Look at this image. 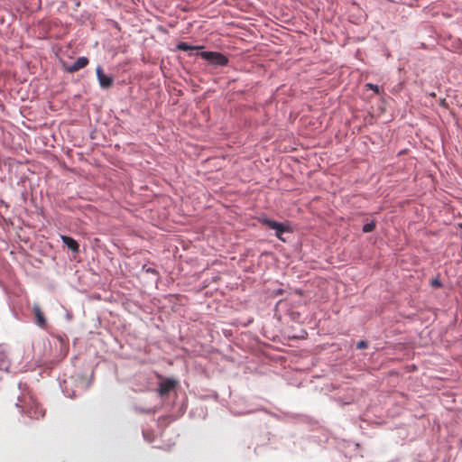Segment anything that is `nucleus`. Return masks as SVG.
I'll return each instance as SVG.
<instances>
[{"instance_id":"obj_2","label":"nucleus","mask_w":462,"mask_h":462,"mask_svg":"<svg viewBox=\"0 0 462 462\" xmlns=\"http://www.w3.org/2000/svg\"><path fill=\"white\" fill-rule=\"evenodd\" d=\"M23 411L32 419H40L42 418L45 414V411L42 407L40 403H38L32 397L29 398V402L26 403V407Z\"/></svg>"},{"instance_id":"obj_4","label":"nucleus","mask_w":462,"mask_h":462,"mask_svg":"<svg viewBox=\"0 0 462 462\" xmlns=\"http://www.w3.org/2000/svg\"><path fill=\"white\" fill-rule=\"evenodd\" d=\"M177 383L175 380L166 378L163 379L158 388V393L160 396H166L171 390H173L176 386Z\"/></svg>"},{"instance_id":"obj_9","label":"nucleus","mask_w":462,"mask_h":462,"mask_svg":"<svg viewBox=\"0 0 462 462\" xmlns=\"http://www.w3.org/2000/svg\"><path fill=\"white\" fill-rule=\"evenodd\" d=\"M33 313H34V316H35L36 323L41 328H45V326H46V319H45L44 314L42 311L40 306H38V305H34L33 306Z\"/></svg>"},{"instance_id":"obj_3","label":"nucleus","mask_w":462,"mask_h":462,"mask_svg":"<svg viewBox=\"0 0 462 462\" xmlns=\"http://www.w3.org/2000/svg\"><path fill=\"white\" fill-rule=\"evenodd\" d=\"M262 223L263 225H265L266 226H268L269 228L275 230L276 231L275 235H276L277 238H279L280 240L284 241V239L282 238V234L285 231H288V228L285 227L283 226V224L276 222V221L269 219V218L262 219Z\"/></svg>"},{"instance_id":"obj_5","label":"nucleus","mask_w":462,"mask_h":462,"mask_svg":"<svg viewBox=\"0 0 462 462\" xmlns=\"http://www.w3.org/2000/svg\"><path fill=\"white\" fill-rule=\"evenodd\" d=\"M97 77L99 82V85L102 88H109L112 87L114 79L112 77L106 76L102 68L98 66L96 69Z\"/></svg>"},{"instance_id":"obj_8","label":"nucleus","mask_w":462,"mask_h":462,"mask_svg":"<svg viewBox=\"0 0 462 462\" xmlns=\"http://www.w3.org/2000/svg\"><path fill=\"white\" fill-rule=\"evenodd\" d=\"M61 240L73 253H78L79 251V245L74 238L68 236H61Z\"/></svg>"},{"instance_id":"obj_13","label":"nucleus","mask_w":462,"mask_h":462,"mask_svg":"<svg viewBox=\"0 0 462 462\" xmlns=\"http://www.w3.org/2000/svg\"><path fill=\"white\" fill-rule=\"evenodd\" d=\"M356 347L359 349H364L367 347V343L364 340H361L357 343Z\"/></svg>"},{"instance_id":"obj_7","label":"nucleus","mask_w":462,"mask_h":462,"mask_svg":"<svg viewBox=\"0 0 462 462\" xmlns=\"http://www.w3.org/2000/svg\"><path fill=\"white\" fill-rule=\"evenodd\" d=\"M10 359L4 346H0V370L8 371Z\"/></svg>"},{"instance_id":"obj_15","label":"nucleus","mask_w":462,"mask_h":462,"mask_svg":"<svg viewBox=\"0 0 462 462\" xmlns=\"http://www.w3.org/2000/svg\"><path fill=\"white\" fill-rule=\"evenodd\" d=\"M461 226H462V224H461Z\"/></svg>"},{"instance_id":"obj_14","label":"nucleus","mask_w":462,"mask_h":462,"mask_svg":"<svg viewBox=\"0 0 462 462\" xmlns=\"http://www.w3.org/2000/svg\"><path fill=\"white\" fill-rule=\"evenodd\" d=\"M431 285L434 286V287H440L441 283H440V282L438 279H434L431 282Z\"/></svg>"},{"instance_id":"obj_6","label":"nucleus","mask_w":462,"mask_h":462,"mask_svg":"<svg viewBox=\"0 0 462 462\" xmlns=\"http://www.w3.org/2000/svg\"><path fill=\"white\" fill-rule=\"evenodd\" d=\"M88 64V59L87 57H79L77 60L70 66L66 68V71L69 73L76 72L83 68H85Z\"/></svg>"},{"instance_id":"obj_11","label":"nucleus","mask_w":462,"mask_h":462,"mask_svg":"<svg viewBox=\"0 0 462 462\" xmlns=\"http://www.w3.org/2000/svg\"><path fill=\"white\" fill-rule=\"evenodd\" d=\"M375 228V224L374 222L366 223L363 226V232L364 233H370Z\"/></svg>"},{"instance_id":"obj_10","label":"nucleus","mask_w":462,"mask_h":462,"mask_svg":"<svg viewBox=\"0 0 462 462\" xmlns=\"http://www.w3.org/2000/svg\"><path fill=\"white\" fill-rule=\"evenodd\" d=\"M201 48L202 47H200V46L189 45V43L184 42H181L177 44V49L180 50V51H192V50H199V49H201Z\"/></svg>"},{"instance_id":"obj_1","label":"nucleus","mask_w":462,"mask_h":462,"mask_svg":"<svg viewBox=\"0 0 462 462\" xmlns=\"http://www.w3.org/2000/svg\"><path fill=\"white\" fill-rule=\"evenodd\" d=\"M202 59L216 66H226L228 63L226 56L217 51H201L199 54Z\"/></svg>"},{"instance_id":"obj_12","label":"nucleus","mask_w":462,"mask_h":462,"mask_svg":"<svg viewBox=\"0 0 462 462\" xmlns=\"http://www.w3.org/2000/svg\"><path fill=\"white\" fill-rule=\"evenodd\" d=\"M365 88L371 90H374L376 94H379V87L377 85L367 83Z\"/></svg>"}]
</instances>
